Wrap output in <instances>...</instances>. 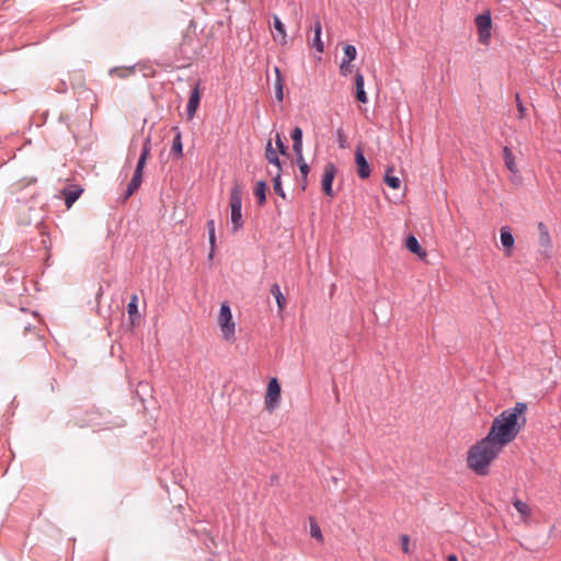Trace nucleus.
Here are the masks:
<instances>
[{"label":"nucleus","instance_id":"1","mask_svg":"<svg viewBox=\"0 0 561 561\" xmlns=\"http://www.w3.org/2000/svg\"><path fill=\"white\" fill-rule=\"evenodd\" d=\"M526 411L527 404L525 402H516L513 408L502 411L492 422L488 433L489 438L504 448L516 438L526 424Z\"/></svg>","mask_w":561,"mask_h":561},{"label":"nucleus","instance_id":"2","mask_svg":"<svg viewBox=\"0 0 561 561\" xmlns=\"http://www.w3.org/2000/svg\"><path fill=\"white\" fill-rule=\"evenodd\" d=\"M503 447L495 444L486 435L484 438L470 447L467 457L468 467L479 476H485L489 472L491 462L499 456Z\"/></svg>","mask_w":561,"mask_h":561},{"label":"nucleus","instance_id":"3","mask_svg":"<svg viewBox=\"0 0 561 561\" xmlns=\"http://www.w3.org/2000/svg\"><path fill=\"white\" fill-rule=\"evenodd\" d=\"M150 153V139L147 138L144 142L140 157L138 159L136 169L134 171L133 178L128 183L127 190L123 196V201H127L140 186L142 181V170L146 165L147 158Z\"/></svg>","mask_w":561,"mask_h":561},{"label":"nucleus","instance_id":"4","mask_svg":"<svg viewBox=\"0 0 561 561\" xmlns=\"http://www.w3.org/2000/svg\"><path fill=\"white\" fill-rule=\"evenodd\" d=\"M230 206V221L232 225L231 231L237 232L239 229L243 227L242 219V188L240 185L236 184L230 192L229 198Z\"/></svg>","mask_w":561,"mask_h":561},{"label":"nucleus","instance_id":"5","mask_svg":"<svg viewBox=\"0 0 561 561\" xmlns=\"http://www.w3.org/2000/svg\"><path fill=\"white\" fill-rule=\"evenodd\" d=\"M218 322L224 339L226 341H231L234 337L236 325L232 320L230 306L226 301L220 305Z\"/></svg>","mask_w":561,"mask_h":561},{"label":"nucleus","instance_id":"6","mask_svg":"<svg viewBox=\"0 0 561 561\" xmlns=\"http://www.w3.org/2000/svg\"><path fill=\"white\" fill-rule=\"evenodd\" d=\"M476 26L478 30L479 42L483 45H488L491 38L492 18L490 11H485L474 19Z\"/></svg>","mask_w":561,"mask_h":561},{"label":"nucleus","instance_id":"7","mask_svg":"<svg viewBox=\"0 0 561 561\" xmlns=\"http://www.w3.org/2000/svg\"><path fill=\"white\" fill-rule=\"evenodd\" d=\"M537 228H538L539 254L543 259H549L552 253V240L550 237L549 229L542 221H540L538 224Z\"/></svg>","mask_w":561,"mask_h":561},{"label":"nucleus","instance_id":"8","mask_svg":"<svg viewBox=\"0 0 561 561\" xmlns=\"http://www.w3.org/2000/svg\"><path fill=\"white\" fill-rule=\"evenodd\" d=\"M280 401V385L276 378L270 379L265 394V409L274 411Z\"/></svg>","mask_w":561,"mask_h":561},{"label":"nucleus","instance_id":"9","mask_svg":"<svg viewBox=\"0 0 561 561\" xmlns=\"http://www.w3.org/2000/svg\"><path fill=\"white\" fill-rule=\"evenodd\" d=\"M335 174H336L335 164L332 162L327 163L324 167L321 185H322L323 193L330 197L334 196L332 183L334 181Z\"/></svg>","mask_w":561,"mask_h":561},{"label":"nucleus","instance_id":"10","mask_svg":"<svg viewBox=\"0 0 561 561\" xmlns=\"http://www.w3.org/2000/svg\"><path fill=\"white\" fill-rule=\"evenodd\" d=\"M355 163L357 165L358 176L363 180L369 178L371 169L360 147H357L355 150Z\"/></svg>","mask_w":561,"mask_h":561},{"label":"nucleus","instance_id":"11","mask_svg":"<svg viewBox=\"0 0 561 561\" xmlns=\"http://www.w3.org/2000/svg\"><path fill=\"white\" fill-rule=\"evenodd\" d=\"M201 101V93H199V87L198 84H195V87L191 90L190 99L186 105V115L188 119H192L196 113V110L199 105Z\"/></svg>","mask_w":561,"mask_h":561},{"label":"nucleus","instance_id":"12","mask_svg":"<svg viewBox=\"0 0 561 561\" xmlns=\"http://www.w3.org/2000/svg\"><path fill=\"white\" fill-rule=\"evenodd\" d=\"M405 247L411 253L416 254L422 259L426 256V252L423 250L419 240L413 234L407 237Z\"/></svg>","mask_w":561,"mask_h":561},{"label":"nucleus","instance_id":"13","mask_svg":"<svg viewBox=\"0 0 561 561\" xmlns=\"http://www.w3.org/2000/svg\"><path fill=\"white\" fill-rule=\"evenodd\" d=\"M364 84H365L364 76L360 72H356V75H355V87H356L355 98L360 103H367V101H368L367 94L364 90Z\"/></svg>","mask_w":561,"mask_h":561},{"label":"nucleus","instance_id":"14","mask_svg":"<svg viewBox=\"0 0 561 561\" xmlns=\"http://www.w3.org/2000/svg\"><path fill=\"white\" fill-rule=\"evenodd\" d=\"M500 232L501 243L505 248L507 255H510L514 245V237L508 227H502Z\"/></svg>","mask_w":561,"mask_h":561},{"label":"nucleus","instance_id":"15","mask_svg":"<svg viewBox=\"0 0 561 561\" xmlns=\"http://www.w3.org/2000/svg\"><path fill=\"white\" fill-rule=\"evenodd\" d=\"M313 28V39H312V47L317 49V51L322 53L324 49L323 43L321 41V32H322V25L319 19L314 21V24L312 26Z\"/></svg>","mask_w":561,"mask_h":561},{"label":"nucleus","instance_id":"16","mask_svg":"<svg viewBox=\"0 0 561 561\" xmlns=\"http://www.w3.org/2000/svg\"><path fill=\"white\" fill-rule=\"evenodd\" d=\"M82 192L83 190L80 187L65 188L62 191L67 208H70L73 205V203L80 197Z\"/></svg>","mask_w":561,"mask_h":561},{"label":"nucleus","instance_id":"17","mask_svg":"<svg viewBox=\"0 0 561 561\" xmlns=\"http://www.w3.org/2000/svg\"><path fill=\"white\" fill-rule=\"evenodd\" d=\"M503 159H504L505 167L512 173H517L518 172V169H517L516 163H515V157H514L512 150L508 147H506V146L503 148Z\"/></svg>","mask_w":561,"mask_h":561},{"label":"nucleus","instance_id":"18","mask_svg":"<svg viewBox=\"0 0 561 561\" xmlns=\"http://www.w3.org/2000/svg\"><path fill=\"white\" fill-rule=\"evenodd\" d=\"M266 191H267L266 182L259 181L254 188V195H255L260 206L264 205L266 202Z\"/></svg>","mask_w":561,"mask_h":561},{"label":"nucleus","instance_id":"19","mask_svg":"<svg viewBox=\"0 0 561 561\" xmlns=\"http://www.w3.org/2000/svg\"><path fill=\"white\" fill-rule=\"evenodd\" d=\"M174 131H175V135L172 140V149L171 150L176 157L180 158L183 156L182 134L178 127L174 128Z\"/></svg>","mask_w":561,"mask_h":561},{"label":"nucleus","instance_id":"20","mask_svg":"<svg viewBox=\"0 0 561 561\" xmlns=\"http://www.w3.org/2000/svg\"><path fill=\"white\" fill-rule=\"evenodd\" d=\"M271 294L276 300L277 307L279 311H283L286 306V298L282 294L280 287L278 284H273L271 287Z\"/></svg>","mask_w":561,"mask_h":561},{"label":"nucleus","instance_id":"21","mask_svg":"<svg viewBox=\"0 0 561 561\" xmlns=\"http://www.w3.org/2000/svg\"><path fill=\"white\" fill-rule=\"evenodd\" d=\"M265 158L267 159V161L272 164H274L275 167H277L278 171L280 172L282 168H280V160L276 153V151L273 149L272 147V142L268 141L266 144V148H265Z\"/></svg>","mask_w":561,"mask_h":561},{"label":"nucleus","instance_id":"22","mask_svg":"<svg viewBox=\"0 0 561 561\" xmlns=\"http://www.w3.org/2000/svg\"><path fill=\"white\" fill-rule=\"evenodd\" d=\"M206 227H207V230H208V239H209V244H210L209 259H213L214 249H215V245H216L215 220L214 219L207 220Z\"/></svg>","mask_w":561,"mask_h":561},{"label":"nucleus","instance_id":"23","mask_svg":"<svg viewBox=\"0 0 561 561\" xmlns=\"http://www.w3.org/2000/svg\"><path fill=\"white\" fill-rule=\"evenodd\" d=\"M275 75H276V79H275V98L277 99V101H283L284 99V92H283V80H282V76H280V71L277 67H275Z\"/></svg>","mask_w":561,"mask_h":561},{"label":"nucleus","instance_id":"24","mask_svg":"<svg viewBox=\"0 0 561 561\" xmlns=\"http://www.w3.org/2000/svg\"><path fill=\"white\" fill-rule=\"evenodd\" d=\"M393 171L392 168H388L385 174V182L387 185L393 190H398L401 185V181L398 176L391 175V172Z\"/></svg>","mask_w":561,"mask_h":561},{"label":"nucleus","instance_id":"25","mask_svg":"<svg viewBox=\"0 0 561 561\" xmlns=\"http://www.w3.org/2000/svg\"><path fill=\"white\" fill-rule=\"evenodd\" d=\"M134 72H135V67H129V68L116 67V68H113V69L110 70V75L116 76V77H118L121 79H125V78L129 77Z\"/></svg>","mask_w":561,"mask_h":561},{"label":"nucleus","instance_id":"26","mask_svg":"<svg viewBox=\"0 0 561 561\" xmlns=\"http://www.w3.org/2000/svg\"><path fill=\"white\" fill-rule=\"evenodd\" d=\"M273 190L274 192L280 196L282 198H286V193L285 191L283 190V186H282V180H280V172L277 171V173L275 174L274 179H273Z\"/></svg>","mask_w":561,"mask_h":561},{"label":"nucleus","instance_id":"27","mask_svg":"<svg viewBox=\"0 0 561 561\" xmlns=\"http://www.w3.org/2000/svg\"><path fill=\"white\" fill-rule=\"evenodd\" d=\"M343 53H344V57L342 58V60H347L350 62L355 60V58L357 56L356 47L351 44H347L343 47Z\"/></svg>","mask_w":561,"mask_h":561},{"label":"nucleus","instance_id":"28","mask_svg":"<svg viewBox=\"0 0 561 561\" xmlns=\"http://www.w3.org/2000/svg\"><path fill=\"white\" fill-rule=\"evenodd\" d=\"M309 520H310V536L312 538L317 539L318 541H322L323 540V536H322V533H321V528L316 523L314 518L310 517Z\"/></svg>","mask_w":561,"mask_h":561},{"label":"nucleus","instance_id":"29","mask_svg":"<svg viewBox=\"0 0 561 561\" xmlns=\"http://www.w3.org/2000/svg\"><path fill=\"white\" fill-rule=\"evenodd\" d=\"M138 297L137 295H133L130 298V301L127 305V312L129 317L133 319L135 316L138 314Z\"/></svg>","mask_w":561,"mask_h":561},{"label":"nucleus","instance_id":"30","mask_svg":"<svg viewBox=\"0 0 561 561\" xmlns=\"http://www.w3.org/2000/svg\"><path fill=\"white\" fill-rule=\"evenodd\" d=\"M273 26L276 30V32L278 33V35L282 37V39H285V37H286L285 25L283 24V22L280 21V19L277 15L273 16Z\"/></svg>","mask_w":561,"mask_h":561},{"label":"nucleus","instance_id":"31","mask_svg":"<svg viewBox=\"0 0 561 561\" xmlns=\"http://www.w3.org/2000/svg\"><path fill=\"white\" fill-rule=\"evenodd\" d=\"M513 505L516 508V511L518 513H520L522 515H524V516H528L529 515V513H530L529 512V507H528V505L525 502H523V501H520L518 499H515L514 502H513Z\"/></svg>","mask_w":561,"mask_h":561},{"label":"nucleus","instance_id":"32","mask_svg":"<svg viewBox=\"0 0 561 561\" xmlns=\"http://www.w3.org/2000/svg\"><path fill=\"white\" fill-rule=\"evenodd\" d=\"M353 71V66L347 60H342L340 64V72L342 76L346 77Z\"/></svg>","mask_w":561,"mask_h":561},{"label":"nucleus","instance_id":"33","mask_svg":"<svg viewBox=\"0 0 561 561\" xmlns=\"http://www.w3.org/2000/svg\"><path fill=\"white\" fill-rule=\"evenodd\" d=\"M336 140L340 148L347 147V137L342 129L336 130Z\"/></svg>","mask_w":561,"mask_h":561},{"label":"nucleus","instance_id":"34","mask_svg":"<svg viewBox=\"0 0 561 561\" xmlns=\"http://www.w3.org/2000/svg\"><path fill=\"white\" fill-rule=\"evenodd\" d=\"M275 142H276V146H277V149H278L279 153L286 154L287 153V147L283 142L282 137H280L279 134H276Z\"/></svg>","mask_w":561,"mask_h":561},{"label":"nucleus","instance_id":"35","mask_svg":"<svg viewBox=\"0 0 561 561\" xmlns=\"http://www.w3.org/2000/svg\"><path fill=\"white\" fill-rule=\"evenodd\" d=\"M290 137H291L293 141H296V140L301 141L302 140V129L298 126L295 127L290 133Z\"/></svg>","mask_w":561,"mask_h":561},{"label":"nucleus","instance_id":"36","mask_svg":"<svg viewBox=\"0 0 561 561\" xmlns=\"http://www.w3.org/2000/svg\"><path fill=\"white\" fill-rule=\"evenodd\" d=\"M515 100H516V106H517V110L519 113V118H523L525 116L526 108L524 107L518 93L515 95Z\"/></svg>","mask_w":561,"mask_h":561},{"label":"nucleus","instance_id":"37","mask_svg":"<svg viewBox=\"0 0 561 561\" xmlns=\"http://www.w3.org/2000/svg\"><path fill=\"white\" fill-rule=\"evenodd\" d=\"M299 171L301 173V178L306 182L307 178H308V174H309V171H310V168H309L308 163H301V165L299 167Z\"/></svg>","mask_w":561,"mask_h":561},{"label":"nucleus","instance_id":"38","mask_svg":"<svg viewBox=\"0 0 561 561\" xmlns=\"http://www.w3.org/2000/svg\"><path fill=\"white\" fill-rule=\"evenodd\" d=\"M293 150L296 156H300V153H302V140L293 141Z\"/></svg>","mask_w":561,"mask_h":561},{"label":"nucleus","instance_id":"39","mask_svg":"<svg viewBox=\"0 0 561 561\" xmlns=\"http://www.w3.org/2000/svg\"><path fill=\"white\" fill-rule=\"evenodd\" d=\"M401 546L402 550L408 553L409 552V537L407 535L401 536Z\"/></svg>","mask_w":561,"mask_h":561},{"label":"nucleus","instance_id":"40","mask_svg":"<svg viewBox=\"0 0 561 561\" xmlns=\"http://www.w3.org/2000/svg\"><path fill=\"white\" fill-rule=\"evenodd\" d=\"M296 157H297V164H298V167H300V165H301V163H307V162L305 161V158H304V154H302V153H300V156H296Z\"/></svg>","mask_w":561,"mask_h":561},{"label":"nucleus","instance_id":"41","mask_svg":"<svg viewBox=\"0 0 561 561\" xmlns=\"http://www.w3.org/2000/svg\"><path fill=\"white\" fill-rule=\"evenodd\" d=\"M448 561H458V558L456 554H449L447 558Z\"/></svg>","mask_w":561,"mask_h":561},{"label":"nucleus","instance_id":"42","mask_svg":"<svg viewBox=\"0 0 561 561\" xmlns=\"http://www.w3.org/2000/svg\"><path fill=\"white\" fill-rule=\"evenodd\" d=\"M306 186H307V181L305 182V181L302 180V182H301V188L305 191V190H306Z\"/></svg>","mask_w":561,"mask_h":561}]
</instances>
